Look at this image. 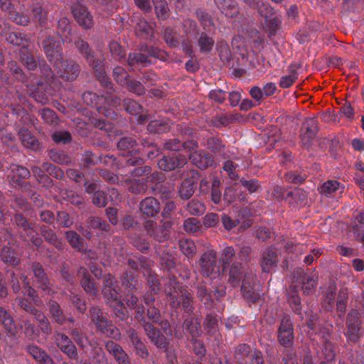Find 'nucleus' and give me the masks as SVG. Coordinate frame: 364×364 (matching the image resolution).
<instances>
[{"label":"nucleus","instance_id":"44","mask_svg":"<svg viewBox=\"0 0 364 364\" xmlns=\"http://www.w3.org/2000/svg\"><path fill=\"white\" fill-rule=\"evenodd\" d=\"M11 207L16 213H24L26 216L30 215L32 210L30 203L20 196H17L14 198L11 201Z\"/></svg>","mask_w":364,"mask_h":364},{"label":"nucleus","instance_id":"22","mask_svg":"<svg viewBox=\"0 0 364 364\" xmlns=\"http://www.w3.org/2000/svg\"><path fill=\"white\" fill-rule=\"evenodd\" d=\"M278 254L275 248L269 247L262 253L260 266L263 272L269 273L277 264Z\"/></svg>","mask_w":364,"mask_h":364},{"label":"nucleus","instance_id":"26","mask_svg":"<svg viewBox=\"0 0 364 364\" xmlns=\"http://www.w3.org/2000/svg\"><path fill=\"white\" fill-rule=\"evenodd\" d=\"M255 274L250 270L245 273V277L241 286L242 296H261L259 285L254 282Z\"/></svg>","mask_w":364,"mask_h":364},{"label":"nucleus","instance_id":"60","mask_svg":"<svg viewBox=\"0 0 364 364\" xmlns=\"http://www.w3.org/2000/svg\"><path fill=\"white\" fill-rule=\"evenodd\" d=\"M137 142L134 138L124 136L120 138L117 142V148L121 151H127V154H131Z\"/></svg>","mask_w":364,"mask_h":364},{"label":"nucleus","instance_id":"24","mask_svg":"<svg viewBox=\"0 0 364 364\" xmlns=\"http://www.w3.org/2000/svg\"><path fill=\"white\" fill-rule=\"evenodd\" d=\"M4 40L12 46L21 48L22 50L28 49L31 42L28 35L16 31L6 33Z\"/></svg>","mask_w":364,"mask_h":364},{"label":"nucleus","instance_id":"64","mask_svg":"<svg viewBox=\"0 0 364 364\" xmlns=\"http://www.w3.org/2000/svg\"><path fill=\"white\" fill-rule=\"evenodd\" d=\"M151 190L154 195H161L163 198H169L172 194L170 186L164 182L152 185Z\"/></svg>","mask_w":364,"mask_h":364},{"label":"nucleus","instance_id":"2","mask_svg":"<svg viewBox=\"0 0 364 364\" xmlns=\"http://www.w3.org/2000/svg\"><path fill=\"white\" fill-rule=\"evenodd\" d=\"M82 100L87 105L95 108L100 114L106 117L107 119H117V112L113 109L103 105L106 100L104 95H98L95 92L86 91L82 95Z\"/></svg>","mask_w":364,"mask_h":364},{"label":"nucleus","instance_id":"37","mask_svg":"<svg viewBox=\"0 0 364 364\" xmlns=\"http://www.w3.org/2000/svg\"><path fill=\"white\" fill-rule=\"evenodd\" d=\"M97 67L92 66V70L95 73L96 77L100 81V85L107 90V92L113 91L115 92L114 89V84L112 83L111 79L106 75L105 69L103 68L102 62H99V64L97 65Z\"/></svg>","mask_w":364,"mask_h":364},{"label":"nucleus","instance_id":"53","mask_svg":"<svg viewBox=\"0 0 364 364\" xmlns=\"http://www.w3.org/2000/svg\"><path fill=\"white\" fill-rule=\"evenodd\" d=\"M205 204L197 199H192L186 206V210L190 215L195 216L202 215L205 212Z\"/></svg>","mask_w":364,"mask_h":364},{"label":"nucleus","instance_id":"59","mask_svg":"<svg viewBox=\"0 0 364 364\" xmlns=\"http://www.w3.org/2000/svg\"><path fill=\"white\" fill-rule=\"evenodd\" d=\"M242 267L239 262H234L232 264L229 272V282L232 286H237L239 284L242 279Z\"/></svg>","mask_w":364,"mask_h":364},{"label":"nucleus","instance_id":"6","mask_svg":"<svg viewBox=\"0 0 364 364\" xmlns=\"http://www.w3.org/2000/svg\"><path fill=\"white\" fill-rule=\"evenodd\" d=\"M59 76L66 81H73L77 78L81 68L79 63L71 59H62L59 60L58 65L53 66Z\"/></svg>","mask_w":364,"mask_h":364},{"label":"nucleus","instance_id":"23","mask_svg":"<svg viewBox=\"0 0 364 364\" xmlns=\"http://www.w3.org/2000/svg\"><path fill=\"white\" fill-rule=\"evenodd\" d=\"M77 276L80 278V284L83 289L92 296L97 293V285L92 279L88 270L84 267H80L77 271Z\"/></svg>","mask_w":364,"mask_h":364},{"label":"nucleus","instance_id":"62","mask_svg":"<svg viewBox=\"0 0 364 364\" xmlns=\"http://www.w3.org/2000/svg\"><path fill=\"white\" fill-rule=\"evenodd\" d=\"M112 76L114 80L121 86L126 85L130 79V75L126 69L122 66H116L112 71Z\"/></svg>","mask_w":364,"mask_h":364},{"label":"nucleus","instance_id":"27","mask_svg":"<svg viewBox=\"0 0 364 364\" xmlns=\"http://www.w3.org/2000/svg\"><path fill=\"white\" fill-rule=\"evenodd\" d=\"M40 232L41 236L46 242L53 245L58 250H63L65 243L63 242L62 239L57 235L53 230L48 226L42 225L40 226Z\"/></svg>","mask_w":364,"mask_h":364},{"label":"nucleus","instance_id":"49","mask_svg":"<svg viewBox=\"0 0 364 364\" xmlns=\"http://www.w3.org/2000/svg\"><path fill=\"white\" fill-rule=\"evenodd\" d=\"M20 60L29 70H35L38 68V63L28 48L21 50Z\"/></svg>","mask_w":364,"mask_h":364},{"label":"nucleus","instance_id":"58","mask_svg":"<svg viewBox=\"0 0 364 364\" xmlns=\"http://www.w3.org/2000/svg\"><path fill=\"white\" fill-rule=\"evenodd\" d=\"M7 68L17 81L21 82H25L26 81L27 76L17 62L14 60L9 61Z\"/></svg>","mask_w":364,"mask_h":364},{"label":"nucleus","instance_id":"57","mask_svg":"<svg viewBox=\"0 0 364 364\" xmlns=\"http://www.w3.org/2000/svg\"><path fill=\"white\" fill-rule=\"evenodd\" d=\"M48 156L52 161L58 164L68 165L71 163V158L62 151L50 149Z\"/></svg>","mask_w":364,"mask_h":364},{"label":"nucleus","instance_id":"10","mask_svg":"<svg viewBox=\"0 0 364 364\" xmlns=\"http://www.w3.org/2000/svg\"><path fill=\"white\" fill-rule=\"evenodd\" d=\"M90 314L92 321L101 333L115 339L119 337L120 333L119 330L109 323L108 320L102 315L99 309H92Z\"/></svg>","mask_w":364,"mask_h":364},{"label":"nucleus","instance_id":"63","mask_svg":"<svg viewBox=\"0 0 364 364\" xmlns=\"http://www.w3.org/2000/svg\"><path fill=\"white\" fill-rule=\"evenodd\" d=\"M179 248L181 251L187 257H192L196 252V247L195 243L188 239H183L179 240Z\"/></svg>","mask_w":364,"mask_h":364},{"label":"nucleus","instance_id":"4","mask_svg":"<svg viewBox=\"0 0 364 364\" xmlns=\"http://www.w3.org/2000/svg\"><path fill=\"white\" fill-rule=\"evenodd\" d=\"M71 13L75 21L83 29H91L95 24L94 18L87 6L76 1L71 6Z\"/></svg>","mask_w":364,"mask_h":364},{"label":"nucleus","instance_id":"61","mask_svg":"<svg viewBox=\"0 0 364 364\" xmlns=\"http://www.w3.org/2000/svg\"><path fill=\"white\" fill-rule=\"evenodd\" d=\"M123 87L127 88L129 92L138 96L144 95L146 93V89L140 80L138 81L130 78Z\"/></svg>","mask_w":364,"mask_h":364},{"label":"nucleus","instance_id":"3","mask_svg":"<svg viewBox=\"0 0 364 364\" xmlns=\"http://www.w3.org/2000/svg\"><path fill=\"white\" fill-rule=\"evenodd\" d=\"M78 53L85 60L90 67H97L99 62L102 61L96 56L94 50L91 48L89 43L82 38L81 34L76 33L73 37V42Z\"/></svg>","mask_w":364,"mask_h":364},{"label":"nucleus","instance_id":"33","mask_svg":"<svg viewBox=\"0 0 364 364\" xmlns=\"http://www.w3.org/2000/svg\"><path fill=\"white\" fill-rule=\"evenodd\" d=\"M359 314L357 311L351 312L348 317L347 336L351 341H356L360 335Z\"/></svg>","mask_w":364,"mask_h":364},{"label":"nucleus","instance_id":"54","mask_svg":"<svg viewBox=\"0 0 364 364\" xmlns=\"http://www.w3.org/2000/svg\"><path fill=\"white\" fill-rule=\"evenodd\" d=\"M0 322L2 323L5 329L9 334L14 335L18 332L17 327L14 324L12 318L2 308H0Z\"/></svg>","mask_w":364,"mask_h":364},{"label":"nucleus","instance_id":"55","mask_svg":"<svg viewBox=\"0 0 364 364\" xmlns=\"http://www.w3.org/2000/svg\"><path fill=\"white\" fill-rule=\"evenodd\" d=\"M204 146L215 154H221L224 151L225 146L222 140L217 136L208 137L205 139Z\"/></svg>","mask_w":364,"mask_h":364},{"label":"nucleus","instance_id":"32","mask_svg":"<svg viewBox=\"0 0 364 364\" xmlns=\"http://www.w3.org/2000/svg\"><path fill=\"white\" fill-rule=\"evenodd\" d=\"M57 32L61 36L62 41L65 43H71L73 42V37L77 33L72 31L70 21L66 17H62L58 20Z\"/></svg>","mask_w":364,"mask_h":364},{"label":"nucleus","instance_id":"30","mask_svg":"<svg viewBox=\"0 0 364 364\" xmlns=\"http://www.w3.org/2000/svg\"><path fill=\"white\" fill-rule=\"evenodd\" d=\"M1 260L11 267H16L21 263V254L10 246H4L0 252Z\"/></svg>","mask_w":364,"mask_h":364},{"label":"nucleus","instance_id":"47","mask_svg":"<svg viewBox=\"0 0 364 364\" xmlns=\"http://www.w3.org/2000/svg\"><path fill=\"white\" fill-rule=\"evenodd\" d=\"M28 351L40 364H53L51 358L38 346H31L28 348Z\"/></svg>","mask_w":364,"mask_h":364},{"label":"nucleus","instance_id":"52","mask_svg":"<svg viewBox=\"0 0 364 364\" xmlns=\"http://www.w3.org/2000/svg\"><path fill=\"white\" fill-rule=\"evenodd\" d=\"M250 8L257 9L259 15L265 19L274 14V9L269 3L263 0H257L256 4H253Z\"/></svg>","mask_w":364,"mask_h":364},{"label":"nucleus","instance_id":"17","mask_svg":"<svg viewBox=\"0 0 364 364\" xmlns=\"http://www.w3.org/2000/svg\"><path fill=\"white\" fill-rule=\"evenodd\" d=\"M144 228L150 237L159 242H163L168 238V230L164 225L149 220L144 224Z\"/></svg>","mask_w":364,"mask_h":364},{"label":"nucleus","instance_id":"15","mask_svg":"<svg viewBox=\"0 0 364 364\" xmlns=\"http://www.w3.org/2000/svg\"><path fill=\"white\" fill-rule=\"evenodd\" d=\"M189 159L193 165L201 170L215 166L213 156L205 151H195L191 152L189 154Z\"/></svg>","mask_w":364,"mask_h":364},{"label":"nucleus","instance_id":"13","mask_svg":"<svg viewBox=\"0 0 364 364\" xmlns=\"http://www.w3.org/2000/svg\"><path fill=\"white\" fill-rule=\"evenodd\" d=\"M217 253L213 250H208L200 257L199 265L203 276L209 277L213 274H216L217 268Z\"/></svg>","mask_w":364,"mask_h":364},{"label":"nucleus","instance_id":"1","mask_svg":"<svg viewBox=\"0 0 364 364\" xmlns=\"http://www.w3.org/2000/svg\"><path fill=\"white\" fill-rule=\"evenodd\" d=\"M127 263L132 269H140L142 272L151 290L150 296L159 294L160 283L156 275L151 270V262L150 260L144 256H139L129 258Z\"/></svg>","mask_w":364,"mask_h":364},{"label":"nucleus","instance_id":"48","mask_svg":"<svg viewBox=\"0 0 364 364\" xmlns=\"http://www.w3.org/2000/svg\"><path fill=\"white\" fill-rule=\"evenodd\" d=\"M38 115L41 119L47 124L56 126L59 122V117L53 109L50 108H43L38 110Z\"/></svg>","mask_w":364,"mask_h":364},{"label":"nucleus","instance_id":"36","mask_svg":"<svg viewBox=\"0 0 364 364\" xmlns=\"http://www.w3.org/2000/svg\"><path fill=\"white\" fill-rule=\"evenodd\" d=\"M345 188L344 184L336 180H328L324 182L319 188L321 194L331 197L337 193H341Z\"/></svg>","mask_w":364,"mask_h":364},{"label":"nucleus","instance_id":"29","mask_svg":"<svg viewBox=\"0 0 364 364\" xmlns=\"http://www.w3.org/2000/svg\"><path fill=\"white\" fill-rule=\"evenodd\" d=\"M151 63V59L144 52H132L128 55L127 65L131 70L138 68L146 67Z\"/></svg>","mask_w":364,"mask_h":364},{"label":"nucleus","instance_id":"11","mask_svg":"<svg viewBox=\"0 0 364 364\" xmlns=\"http://www.w3.org/2000/svg\"><path fill=\"white\" fill-rule=\"evenodd\" d=\"M199 173L195 169L188 172L187 177L181 182L178 187V196L183 200H189L195 193L196 179Z\"/></svg>","mask_w":364,"mask_h":364},{"label":"nucleus","instance_id":"40","mask_svg":"<svg viewBox=\"0 0 364 364\" xmlns=\"http://www.w3.org/2000/svg\"><path fill=\"white\" fill-rule=\"evenodd\" d=\"M163 39L170 48H179L181 36L173 28L166 27L162 31Z\"/></svg>","mask_w":364,"mask_h":364},{"label":"nucleus","instance_id":"9","mask_svg":"<svg viewBox=\"0 0 364 364\" xmlns=\"http://www.w3.org/2000/svg\"><path fill=\"white\" fill-rule=\"evenodd\" d=\"M318 132V120L316 118H308L302 123L300 129V144L302 147L309 149L312 144Z\"/></svg>","mask_w":364,"mask_h":364},{"label":"nucleus","instance_id":"28","mask_svg":"<svg viewBox=\"0 0 364 364\" xmlns=\"http://www.w3.org/2000/svg\"><path fill=\"white\" fill-rule=\"evenodd\" d=\"M18 136L23 146L32 151H37L41 149V144L26 128L22 127L18 131Z\"/></svg>","mask_w":364,"mask_h":364},{"label":"nucleus","instance_id":"50","mask_svg":"<svg viewBox=\"0 0 364 364\" xmlns=\"http://www.w3.org/2000/svg\"><path fill=\"white\" fill-rule=\"evenodd\" d=\"M286 181L295 185L302 184L307 178L306 172L299 170L288 171L284 176Z\"/></svg>","mask_w":364,"mask_h":364},{"label":"nucleus","instance_id":"19","mask_svg":"<svg viewBox=\"0 0 364 364\" xmlns=\"http://www.w3.org/2000/svg\"><path fill=\"white\" fill-rule=\"evenodd\" d=\"M0 6L3 11L8 13L9 18L16 24L25 26L29 23V17L17 12L10 0H0Z\"/></svg>","mask_w":364,"mask_h":364},{"label":"nucleus","instance_id":"25","mask_svg":"<svg viewBox=\"0 0 364 364\" xmlns=\"http://www.w3.org/2000/svg\"><path fill=\"white\" fill-rule=\"evenodd\" d=\"M123 107L124 110L131 115L137 116V121L139 123H144L149 119L147 114H142L143 107L136 100L127 98L123 101Z\"/></svg>","mask_w":364,"mask_h":364},{"label":"nucleus","instance_id":"14","mask_svg":"<svg viewBox=\"0 0 364 364\" xmlns=\"http://www.w3.org/2000/svg\"><path fill=\"white\" fill-rule=\"evenodd\" d=\"M144 160L137 154H131L124 161L126 166H133L134 168L129 171L130 175L133 177H139L143 175H149L152 168L150 166H143Z\"/></svg>","mask_w":364,"mask_h":364},{"label":"nucleus","instance_id":"20","mask_svg":"<svg viewBox=\"0 0 364 364\" xmlns=\"http://www.w3.org/2000/svg\"><path fill=\"white\" fill-rule=\"evenodd\" d=\"M33 297H23L19 301L21 306L26 311H31L32 314L36 315V319L40 323V328L43 333H48L50 332L51 329L48 325L47 318L44 316V315L38 313V311L36 309L35 307L31 306V300Z\"/></svg>","mask_w":364,"mask_h":364},{"label":"nucleus","instance_id":"45","mask_svg":"<svg viewBox=\"0 0 364 364\" xmlns=\"http://www.w3.org/2000/svg\"><path fill=\"white\" fill-rule=\"evenodd\" d=\"M215 41L206 32L200 33L197 41V45L200 48L201 53H208L210 52L214 46Z\"/></svg>","mask_w":364,"mask_h":364},{"label":"nucleus","instance_id":"46","mask_svg":"<svg viewBox=\"0 0 364 364\" xmlns=\"http://www.w3.org/2000/svg\"><path fill=\"white\" fill-rule=\"evenodd\" d=\"M135 33L141 39L148 40L153 36V28L145 20H139L135 26Z\"/></svg>","mask_w":364,"mask_h":364},{"label":"nucleus","instance_id":"56","mask_svg":"<svg viewBox=\"0 0 364 364\" xmlns=\"http://www.w3.org/2000/svg\"><path fill=\"white\" fill-rule=\"evenodd\" d=\"M32 18L34 21L38 22L41 26H45L47 23L48 13L39 4H34L32 6Z\"/></svg>","mask_w":364,"mask_h":364},{"label":"nucleus","instance_id":"39","mask_svg":"<svg viewBox=\"0 0 364 364\" xmlns=\"http://www.w3.org/2000/svg\"><path fill=\"white\" fill-rule=\"evenodd\" d=\"M56 343L60 349L69 357L73 358L76 355V349L68 337L64 334L56 336Z\"/></svg>","mask_w":364,"mask_h":364},{"label":"nucleus","instance_id":"43","mask_svg":"<svg viewBox=\"0 0 364 364\" xmlns=\"http://www.w3.org/2000/svg\"><path fill=\"white\" fill-rule=\"evenodd\" d=\"M65 238L73 249L78 252L84 251V239L77 232L74 230L65 231Z\"/></svg>","mask_w":364,"mask_h":364},{"label":"nucleus","instance_id":"41","mask_svg":"<svg viewBox=\"0 0 364 364\" xmlns=\"http://www.w3.org/2000/svg\"><path fill=\"white\" fill-rule=\"evenodd\" d=\"M120 293V287L115 281V278L110 274L105 276L103 282V296H117Z\"/></svg>","mask_w":364,"mask_h":364},{"label":"nucleus","instance_id":"8","mask_svg":"<svg viewBox=\"0 0 364 364\" xmlns=\"http://www.w3.org/2000/svg\"><path fill=\"white\" fill-rule=\"evenodd\" d=\"M31 268L38 285V288L42 290V294L51 296L58 293L55 291V287L48 280L47 274L40 262H33Z\"/></svg>","mask_w":364,"mask_h":364},{"label":"nucleus","instance_id":"16","mask_svg":"<svg viewBox=\"0 0 364 364\" xmlns=\"http://www.w3.org/2000/svg\"><path fill=\"white\" fill-rule=\"evenodd\" d=\"M294 339L292 323L289 316H285L282 320L278 330V340L281 345L289 346Z\"/></svg>","mask_w":364,"mask_h":364},{"label":"nucleus","instance_id":"18","mask_svg":"<svg viewBox=\"0 0 364 364\" xmlns=\"http://www.w3.org/2000/svg\"><path fill=\"white\" fill-rule=\"evenodd\" d=\"M139 210L143 216L155 218L161 211L159 201L154 197H146L139 203Z\"/></svg>","mask_w":364,"mask_h":364},{"label":"nucleus","instance_id":"7","mask_svg":"<svg viewBox=\"0 0 364 364\" xmlns=\"http://www.w3.org/2000/svg\"><path fill=\"white\" fill-rule=\"evenodd\" d=\"M42 48L48 60L53 66L58 65L63 56V49L60 41L53 36H48L43 41Z\"/></svg>","mask_w":364,"mask_h":364},{"label":"nucleus","instance_id":"34","mask_svg":"<svg viewBox=\"0 0 364 364\" xmlns=\"http://www.w3.org/2000/svg\"><path fill=\"white\" fill-rule=\"evenodd\" d=\"M218 9L226 17L232 18L239 14V6L235 0H214Z\"/></svg>","mask_w":364,"mask_h":364},{"label":"nucleus","instance_id":"51","mask_svg":"<svg viewBox=\"0 0 364 364\" xmlns=\"http://www.w3.org/2000/svg\"><path fill=\"white\" fill-rule=\"evenodd\" d=\"M100 161H102L100 156L90 150L85 151L81 158V165L87 168L99 164Z\"/></svg>","mask_w":364,"mask_h":364},{"label":"nucleus","instance_id":"42","mask_svg":"<svg viewBox=\"0 0 364 364\" xmlns=\"http://www.w3.org/2000/svg\"><path fill=\"white\" fill-rule=\"evenodd\" d=\"M144 329L151 341L159 348H166V339L158 330L153 327L152 324L146 323Z\"/></svg>","mask_w":364,"mask_h":364},{"label":"nucleus","instance_id":"12","mask_svg":"<svg viewBox=\"0 0 364 364\" xmlns=\"http://www.w3.org/2000/svg\"><path fill=\"white\" fill-rule=\"evenodd\" d=\"M186 164V156L181 154H172L164 156L158 161L159 168L164 171H171L176 168H181Z\"/></svg>","mask_w":364,"mask_h":364},{"label":"nucleus","instance_id":"35","mask_svg":"<svg viewBox=\"0 0 364 364\" xmlns=\"http://www.w3.org/2000/svg\"><path fill=\"white\" fill-rule=\"evenodd\" d=\"M301 68L299 64L291 63L288 68V74L283 75L279 80V85L283 89L290 87L298 79V70Z\"/></svg>","mask_w":364,"mask_h":364},{"label":"nucleus","instance_id":"38","mask_svg":"<svg viewBox=\"0 0 364 364\" xmlns=\"http://www.w3.org/2000/svg\"><path fill=\"white\" fill-rule=\"evenodd\" d=\"M24 213H16L13 217V222L14 225L22 230L25 232V235L30 232H36L34 224L29 221V220L24 215Z\"/></svg>","mask_w":364,"mask_h":364},{"label":"nucleus","instance_id":"21","mask_svg":"<svg viewBox=\"0 0 364 364\" xmlns=\"http://www.w3.org/2000/svg\"><path fill=\"white\" fill-rule=\"evenodd\" d=\"M46 85L43 82L38 84L28 85L27 92L34 99L35 101L41 104L46 105L49 101V94L46 90Z\"/></svg>","mask_w":364,"mask_h":364},{"label":"nucleus","instance_id":"5","mask_svg":"<svg viewBox=\"0 0 364 364\" xmlns=\"http://www.w3.org/2000/svg\"><path fill=\"white\" fill-rule=\"evenodd\" d=\"M31 176L30 171L21 165L11 164L9 168L7 178L9 183L14 187H21L26 189L30 186L28 182L24 181L25 179Z\"/></svg>","mask_w":364,"mask_h":364},{"label":"nucleus","instance_id":"31","mask_svg":"<svg viewBox=\"0 0 364 364\" xmlns=\"http://www.w3.org/2000/svg\"><path fill=\"white\" fill-rule=\"evenodd\" d=\"M172 123L166 117H159L151 120L147 124L146 129L152 134H163L170 131Z\"/></svg>","mask_w":364,"mask_h":364}]
</instances>
